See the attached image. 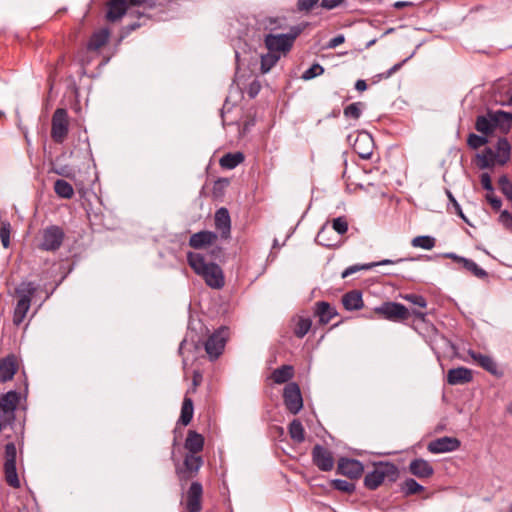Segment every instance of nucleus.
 Returning a JSON list of instances; mask_svg holds the SVG:
<instances>
[{
  "mask_svg": "<svg viewBox=\"0 0 512 512\" xmlns=\"http://www.w3.org/2000/svg\"><path fill=\"white\" fill-rule=\"evenodd\" d=\"M342 304L348 311L359 310L363 307L362 292L360 290H351L342 296Z\"/></svg>",
  "mask_w": 512,
  "mask_h": 512,
  "instance_id": "obj_28",
  "label": "nucleus"
},
{
  "mask_svg": "<svg viewBox=\"0 0 512 512\" xmlns=\"http://www.w3.org/2000/svg\"><path fill=\"white\" fill-rule=\"evenodd\" d=\"M467 353L471 359L477 363V365H479L490 374L496 377H501L503 375V372L499 370L497 363L491 356L476 352L472 349H469Z\"/></svg>",
  "mask_w": 512,
  "mask_h": 512,
  "instance_id": "obj_19",
  "label": "nucleus"
},
{
  "mask_svg": "<svg viewBox=\"0 0 512 512\" xmlns=\"http://www.w3.org/2000/svg\"><path fill=\"white\" fill-rule=\"evenodd\" d=\"M283 400L287 410L292 414H297L302 409L303 399L297 383L290 382L285 386Z\"/></svg>",
  "mask_w": 512,
  "mask_h": 512,
  "instance_id": "obj_11",
  "label": "nucleus"
},
{
  "mask_svg": "<svg viewBox=\"0 0 512 512\" xmlns=\"http://www.w3.org/2000/svg\"><path fill=\"white\" fill-rule=\"evenodd\" d=\"M411 244L413 247L431 250L435 247L436 239L429 235H421L413 238Z\"/></svg>",
  "mask_w": 512,
  "mask_h": 512,
  "instance_id": "obj_39",
  "label": "nucleus"
},
{
  "mask_svg": "<svg viewBox=\"0 0 512 512\" xmlns=\"http://www.w3.org/2000/svg\"><path fill=\"white\" fill-rule=\"evenodd\" d=\"M324 73V68L318 63L313 64L310 68H308L302 75L304 80H311L317 76H320Z\"/></svg>",
  "mask_w": 512,
  "mask_h": 512,
  "instance_id": "obj_50",
  "label": "nucleus"
},
{
  "mask_svg": "<svg viewBox=\"0 0 512 512\" xmlns=\"http://www.w3.org/2000/svg\"><path fill=\"white\" fill-rule=\"evenodd\" d=\"M374 149V140L368 132H360L357 134L353 150L360 158L368 160L371 158Z\"/></svg>",
  "mask_w": 512,
  "mask_h": 512,
  "instance_id": "obj_16",
  "label": "nucleus"
},
{
  "mask_svg": "<svg viewBox=\"0 0 512 512\" xmlns=\"http://www.w3.org/2000/svg\"><path fill=\"white\" fill-rule=\"evenodd\" d=\"M374 312L381 316L383 319L392 322H403L406 321L410 315H413L416 319L424 322L427 317V313L418 309H413L411 312L401 303L386 301L380 306L374 308Z\"/></svg>",
  "mask_w": 512,
  "mask_h": 512,
  "instance_id": "obj_3",
  "label": "nucleus"
},
{
  "mask_svg": "<svg viewBox=\"0 0 512 512\" xmlns=\"http://www.w3.org/2000/svg\"><path fill=\"white\" fill-rule=\"evenodd\" d=\"M330 232L327 225H324L316 236V242L324 247H333L335 243L331 242L327 234Z\"/></svg>",
  "mask_w": 512,
  "mask_h": 512,
  "instance_id": "obj_48",
  "label": "nucleus"
},
{
  "mask_svg": "<svg viewBox=\"0 0 512 512\" xmlns=\"http://www.w3.org/2000/svg\"><path fill=\"white\" fill-rule=\"evenodd\" d=\"M313 464L323 472H329L334 468L333 453L323 445L316 444L311 451Z\"/></svg>",
  "mask_w": 512,
  "mask_h": 512,
  "instance_id": "obj_12",
  "label": "nucleus"
},
{
  "mask_svg": "<svg viewBox=\"0 0 512 512\" xmlns=\"http://www.w3.org/2000/svg\"><path fill=\"white\" fill-rule=\"evenodd\" d=\"M345 41V37L342 34H339L333 38H331L328 42V48H336L341 45Z\"/></svg>",
  "mask_w": 512,
  "mask_h": 512,
  "instance_id": "obj_60",
  "label": "nucleus"
},
{
  "mask_svg": "<svg viewBox=\"0 0 512 512\" xmlns=\"http://www.w3.org/2000/svg\"><path fill=\"white\" fill-rule=\"evenodd\" d=\"M288 431L293 441L302 443L305 440V430L300 420H292L289 424Z\"/></svg>",
  "mask_w": 512,
  "mask_h": 512,
  "instance_id": "obj_36",
  "label": "nucleus"
},
{
  "mask_svg": "<svg viewBox=\"0 0 512 512\" xmlns=\"http://www.w3.org/2000/svg\"><path fill=\"white\" fill-rule=\"evenodd\" d=\"M314 313L318 316L319 323L323 325L328 324L338 315L336 308L326 301L316 302Z\"/></svg>",
  "mask_w": 512,
  "mask_h": 512,
  "instance_id": "obj_24",
  "label": "nucleus"
},
{
  "mask_svg": "<svg viewBox=\"0 0 512 512\" xmlns=\"http://www.w3.org/2000/svg\"><path fill=\"white\" fill-rule=\"evenodd\" d=\"M110 38V32L107 28L95 31L89 38L86 50L90 53H99V50L105 46Z\"/></svg>",
  "mask_w": 512,
  "mask_h": 512,
  "instance_id": "obj_22",
  "label": "nucleus"
},
{
  "mask_svg": "<svg viewBox=\"0 0 512 512\" xmlns=\"http://www.w3.org/2000/svg\"><path fill=\"white\" fill-rule=\"evenodd\" d=\"M447 195H448V198L449 200L451 201V203L453 204V207L455 208V212L464 220L467 222V219L461 209V206L460 204L456 201V199L453 197L452 193L451 192H447Z\"/></svg>",
  "mask_w": 512,
  "mask_h": 512,
  "instance_id": "obj_59",
  "label": "nucleus"
},
{
  "mask_svg": "<svg viewBox=\"0 0 512 512\" xmlns=\"http://www.w3.org/2000/svg\"><path fill=\"white\" fill-rule=\"evenodd\" d=\"M472 379V371L466 367L452 368L447 373V382L450 385L466 384L471 382Z\"/></svg>",
  "mask_w": 512,
  "mask_h": 512,
  "instance_id": "obj_23",
  "label": "nucleus"
},
{
  "mask_svg": "<svg viewBox=\"0 0 512 512\" xmlns=\"http://www.w3.org/2000/svg\"><path fill=\"white\" fill-rule=\"evenodd\" d=\"M38 290V286L33 281H21L15 288L14 295L16 302L12 313L13 325L19 327L27 318L31 308L32 299Z\"/></svg>",
  "mask_w": 512,
  "mask_h": 512,
  "instance_id": "obj_2",
  "label": "nucleus"
},
{
  "mask_svg": "<svg viewBox=\"0 0 512 512\" xmlns=\"http://www.w3.org/2000/svg\"><path fill=\"white\" fill-rule=\"evenodd\" d=\"M364 472L361 461L350 458H340L337 466V473L350 479H358Z\"/></svg>",
  "mask_w": 512,
  "mask_h": 512,
  "instance_id": "obj_15",
  "label": "nucleus"
},
{
  "mask_svg": "<svg viewBox=\"0 0 512 512\" xmlns=\"http://www.w3.org/2000/svg\"><path fill=\"white\" fill-rule=\"evenodd\" d=\"M244 159L245 157L242 152L226 153L220 158L219 164L222 168L231 170L241 164Z\"/></svg>",
  "mask_w": 512,
  "mask_h": 512,
  "instance_id": "obj_32",
  "label": "nucleus"
},
{
  "mask_svg": "<svg viewBox=\"0 0 512 512\" xmlns=\"http://www.w3.org/2000/svg\"><path fill=\"white\" fill-rule=\"evenodd\" d=\"M406 259H398V260H391V259H384V260H381L379 262H376V263H369V264H365V265H362V266H359V265H352V266H349L347 267L343 272H342V277L343 278H346L348 277L349 275H352L353 273L361 270V269H365V270H368V269H371L372 267L374 266H384V265H391V264H395V263H399V262H402V261H405Z\"/></svg>",
  "mask_w": 512,
  "mask_h": 512,
  "instance_id": "obj_31",
  "label": "nucleus"
},
{
  "mask_svg": "<svg viewBox=\"0 0 512 512\" xmlns=\"http://www.w3.org/2000/svg\"><path fill=\"white\" fill-rule=\"evenodd\" d=\"M512 125V114L498 110L494 113H489L487 116L479 115L476 118L475 129L487 136L493 133L497 127L503 129H510Z\"/></svg>",
  "mask_w": 512,
  "mask_h": 512,
  "instance_id": "obj_5",
  "label": "nucleus"
},
{
  "mask_svg": "<svg viewBox=\"0 0 512 512\" xmlns=\"http://www.w3.org/2000/svg\"><path fill=\"white\" fill-rule=\"evenodd\" d=\"M413 5V2L410 1H397L393 4V7L396 9H402L404 7H411Z\"/></svg>",
  "mask_w": 512,
  "mask_h": 512,
  "instance_id": "obj_64",
  "label": "nucleus"
},
{
  "mask_svg": "<svg viewBox=\"0 0 512 512\" xmlns=\"http://www.w3.org/2000/svg\"><path fill=\"white\" fill-rule=\"evenodd\" d=\"M281 55L268 50V52L261 56V72L263 74L269 72L280 60Z\"/></svg>",
  "mask_w": 512,
  "mask_h": 512,
  "instance_id": "obj_37",
  "label": "nucleus"
},
{
  "mask_svg": "<svg viewBox=\"0 0 512 512\" xmlns=\"http://www.w3.org/2000/svg\"><path fill=\"white\" fill-rule=\"evenodd\" d=\"M228 337V328L221 327L206 340L204 347L211 360H216L223 353Z\"/></svg>",
  "mask_w": 512,
  "mask_h": 512,
  "instance_id": "obj_10",
  "label": "nucleus"
},
{
  "mask_svg": "<svg viewBox=\"0 0 512 512\" xmlns=\"http://www.w3.org/2000/svg\"><path fill=\"white\" fill-rule=\"evenodd\" d=\"M461 442L456 437L444 436L429 442L427 449L430 453L440 454L459 449Z\"/></svg>",
  "mask_w": 512,
  "mask_h": 512,
  "instance_id": "obj_17",
  "label": "nucleus"
},
{
  "mask_svg": "<svg viewBox=\"0 0 512 512\" xmlns=\"http://www.w3.org/2000/svg\"><path fill=\"white\" fill-rule=\"evenodd\" d=\"M217 238L216 232L202 230L190 236L189 246L193 249H203L214 244Z\"/></svg>",
  "mask_w": 512,
  "mask_h": 512,
  "instance_id": "obj_20",
  "label": "nucleus"
},
{
  "mask_svg": "<svg viewBox=\"0 0 512 512\" xmlns=\"http://www.w3.org/2000/svg\"><path fill=\"white\" fill-rule=\"evenodd\" d=\"M193 414H194L193 400L190 397H188L186 394L183 399V402H182L179 422L184 426L188 425L193 418Z\"/></svg>",
  "mask_w": 512,
  "mask_h": 512,
  "instance_id": "obj_33",
  "label": "nucleus"
},
{
  "mask_svg": "<svg viewBox=\"0 0 512 512\" xmlns=\"http://www.w3.org/2000/svg\"><path fill=\"white\" fill-rule=\"evenodd\" d=\"M401 298L419 308H426L427 307V300L424 296L416 293H407L400 295Z\"/></svg>",
  "mask_w": 512,
  "mask_h": 512,
  "instance_id": "obj_44",
  "label": "nucleus"
},
{
  "mask_svg": "<svg viewBox=\"0 0 512 512\" xmlns=\"http://www.w3.org/2000/svg\"><path fill=\"white\" fill-rule=\"evenodd\" d=\"M295 374L294 367L292 365H282L281 367L275 369L271 375L270 379L275 384H283L289 382Z\"/></svg>",
  "mask_w": 512,
  "mask_h": 512,
  "instance_id": "obj_29",
  "label": "nucleus"
},
{
  "mask_svg": "<svg viewBox=\"0 0 512 512\" xmlns=\"http://www.w3.org/2000/svg\"><path fill=\"white\" fill-rule=\"evenodd\" d=\"M332 229L338 234L343 235L348 230V222L344 216L334 218L332 220Z\"/></svg>",
  "mask_w": 512,
  "mask_h": 512,
  "instance_id": "obj_49",
  "label": "nucleus"
},
{
  "mask_svg": "<svg viewBox=\"0 0 512 512\" xmlns=\"http://www.w3.org/2000/svg\"><path fill=\"white\" fill-rule=\"evenodd\" d=\"M487 143H488V138L485 135L480 136V135H477L474 133H470L468 135L467 144L472 149H478Z\"/></svg>",
  "mask_w": 512,
  "mask_h": 512,
  "instance_id": "obj_46",
  "label": "nucleus"
},
{
  "mask_svg": "<svg viewBox=\"0 0 512 512\" xmlns=\"http://www.w3.org/2000/svg\"><path fill=\"white\" fill-rule=\"evenodd\" d=\"M331 486L338 491L345 492L351 494L355 491V484L348 482L342 479H333L331 481Z\"/></svg>",
  "mask_w": 512,
  "mask_h": 512,
  "instance_id": "obj_45",
  "label": "nucleus"
},
{
  "mask_svg": "<svg viewBox=\"0 0 512 512\" xmlns=\"http://www.w3.org/2000/svg\"><path fill=\"white\" fill-rule=\"evenodd\" d=\"M495 155L497 163L500 165L506 164L510 159L511 145L506 138H499L496 144Z\"/></svg>",
  "mask_w": 512,
  "mask_h": 512,
  "instance_id": "obj_30",
  "label": "nucleus"
},
{
  "mask_svg": "<svg viewBox=\"0 0 512 512\" xmlns=\"http://www.w3.org/2000/svg\"><path fill=\"white\" fill-rule=\"evenodd\" d=\"M342 1L343 0H322L320 5L325 9L331 10L341 4Z\"/></svg>",
  "mask_w": 512,
  "mask_h": 512,
  "instance_id": "obj_61",
  "label": "nucleus"
},
{
  "mask_svg": "<svg viewBox=\"0 0 512 512\" xmlns=\"http://www.w3.org/2000/svg\"><path fill=\"white\" fill-rule=\"evenodd\" d=\"M308 25V23L302 22L298 25L292 26L289 32L285 34L288 36V38H290V43L292 45L294 44L296 38L308 27Z\"/></svg>",
  "mask_w": 512,
  "mask_h": 512,
  "instance_id": "obj_51",
  "label": "nucleus"
},
{
  "mask_svg": "<svg viewBox=\"0 0 512 512\" xmlns=\"http://www.w3.org/2000/svg\"><path fill=\"white\" fill-rule=\"evenodd\" d=\"M480 168H491L497 163L495 152L492 148L486 147L481 154L478 155Z\"/></svg>",
  "mask_w": 512,
  "mask_h": 512,
  "instance_id": "obj_38",
  "label": "nucleus"
},
{
  "mask_svg": "<svg viewBox=\"0 0 512 512\" xmlns=\"http://www.w3.org/2000/svg\"><path fill=\"white\" fill-rule=\"evenodd\" d=\"M406 61H407V59L403 60L402 62L396 63L390 69H388L385 72H382V73L378 74L376 77L378 79H388V78H390L394 73H396L397 71H399L401 69V67L403 66V64Z\"/></svg>",
  "mask_w": 512,
  "mask_h": 512,
  "instance_id": "obj_54",
  "label": "nucleus"
},
{
  "mask_svg": "<svg viewBox=\"0 0 512 512\" xmlns=\"http://www.w3.org/2000/svg\"><path fill=\"white\" fill-rule=\"evenodd\" d=\"M184 447L189 454L196 455L197 453L203 450L204 437L194 430H189L187 433Z\"/></svg>",
  "mask_w": 512,
  "mask_h": 512,
  "instance_id": "obj_26",
  "label": "nucleus"
},
{
  "mask_svg": "<svg viewBox=\"0 0 512 512\" xmlns=\"http://www.w3.org/2000/svg\"><path fill=\"white\" fill-rule=\"evenodd\" d=\"M69 132L68 112L64 108H57L51 121V138L56 143H63Z\"/></svg>",
  "mask_w": 512,
  "mask_h": 512,
  "instance_id": "obj_9",
  "label": "nucleus"
},
{
  "mask_svg": "<svg viewBox=\"0 0 512 512\" xmlns=\"http://www.w3.org/2000/svg\"><path fill=\"white\" fill-rule=\"evenodd\" d=\"M186 258L194 273L202 277L208 287L217 290L224 287L225 276L218 264L207 262L203 254L192 251L187 252Z\"/></svg>",
  "mask_w": 512,
  "mask_h": 512,
  "instance_id": "obj_1",
  "label": "nucleus"
},
{
  "mask_svg": "<svg viewBox=\"0 0 512 512\" xmlns=\"http://www.w3.org/2000/svg\"><path fill=\"white\" fill-rule=\"evenodd\" d=\"M355 89L359 92H363L367 89L366 81L363 79H359L355 83Z\"/></svg>",
  "mask_w": 512,
  "mask_h": 512,
  "instance_id": "obj_63",
  "label": "nucleus"
},
{
  "mask_svg": "<svg viewBox=\"0 0 512 512\" xmlns=\"http://www.w3.org/2000/svg\"><path fill=\"white\" fill-rule=\"evenodd\" d=\"M320 0H298L296 7L299 12H310L315 6L319 4Z\"/></svg>",
  "mask_w": 512,
  "mask_h": 512,
  "instance_id": "obj_53",
  "label": "nucleus"
},
{
  "mask_svg": "<svg viewBox=\"0 0 512 512\" xmlns=\"http://www.w3.org/2000/svg\"><path fill=\"white\" fill-rule=\"evenodd\" d=\"M229 185L227 178H219L213 184L212 194L214 197H220L223 195L224 189Z\"/></svg>",
  "mask_w": 512,
  "mask_h": 512,
  "instance_id": "obj_52",
  "label": "nucleus"
},
{
  "mask_svg": "<svg viewBox=\"0 0 512 512\" xmlns=\"http://www.w3.org/2000/svg\"><path fill=\"white\" fill-rule=\"evenodd\" d=\"M11 224L5 217V213L0 212V240L4 248L10 246Z\"/></svg>",
  "mask_w": 512,
  "mask_h": 512,
  "instance_id": "obj_34",
  "label": "nucleus"
},
{
  "mask_svg": "<svg viewBox=\"0 0 512 512\" xmlns=\"http://www.w3.org/2000/svg\"><path fill=\"white\" fill-rule=\"evenodd\" d=\"M264 44L266 48L274 53L286 54L288 53L293 45L290 43V38L285 34H272L265 35Z\"/></svg>",
  "mask_w": 512,
  "mask_h": 512,
  "instance_id": "obj_13",
  "label": "nucleus"
},
{
  "mask_svg": "<svg viewBox=\"0 0 512 512\" xmlns=\"http://www.w3.org/2000/svg\"><path fill=\"white\" fill-rule=\"evenodd\" d=\"M409 471L418 478H429L433 475V466L425 459L417 458L410 462Z\"/></svg>",
  "mask_w": 512,
  "mask_h": 512,
  "instance_id": "obj_25",
  "label": "nucleus"
},
{
  "mask_svg": "<svg viewBox=\"0 0 512 512\" xmlns=\"http://www.w3.org/2000/svg\"><path fill=\"white\" fill-rule=\"evenodd\" d=\"M55 193L63 199H71L74 195L73 186L64 179H57L54 183Z\"/></svg>",
  "mask_w": 512,
  "mask_h": 512,
  "instance_id": "obj_35",
  "label": "nucleus"
},
{
  "mask_svg": "<svg viewBox=\"0 0 512 512\" xmlns=\"http://www.w3.org/2000/svg\"><path fill=\"white\" fill-rule=\"evenodd\" d=\"M486 199L487 201L490 203L491 207L495 210V211H498L500 210L501 206H502V201L500 198L496 197L493 192H490L486 195Z\"/></svg>",
  "mask_w": 512,
  "mask_h": 512,
  "instance_id": "obj_56",
  "label": "nucleus"
},
{
  "mask_svg": "<svg viewBox=\"0 0 512 512\" xmlns=\"http://www.w3.org/2000/svg\"><path fill=\"white\" fill-rule=\"evenodd\" d=\"M18 371V361L14 354L0 359V382L5 383L13 379Z\"/></svg>",
  "mask_w": 512,
  "mask_h": 512,
  "instance_id": "obj_21",
  "label": "nucleus"
},
{
  "mask_svg": "<svg viewBox=\"0 0 512 512\" xmlns=\"http://www.w3.org/2000/svg\"><path fill=\"white\" fill-rule=\"evenodd\" d=\"M203 466V458L195 454L186 453L182 465L177 464L175 473L183 489L189 480L196 477Z\"/></svg>",
  "mask_w": 512,
  "mask_h": 512,
  "instance_id": "obj_7",
  "label": "nucleus"
},
{
  "mask_svg": "<svg viewBox=\"0 0 512 512\" xmlns=\"http://www.w3.org/2000/svg\"><path fill=\"white\" fill-rule=\"evenodd\" d=\"M65 232L58 225H49L40 231V240L37 247L42 251L55 252L63 244Z\"/></svg>",
  "mask_w": 512,
  "mask_h": 512,
  "instance_id": "obj_8",
  "label": "nucleus"
},
{
  "mask_svg": "<svg viewBox=\"0 0 512 512\" xmlns=\"http://www.w3.org/2000/svg\"><path fill=\"white\" fill-rule=\"evenodd\" d=\"M312 321L310 318L300 317L295 325L294 334L298 338H303L310 330Z\"/></svg>",
  "mask_w": 512,
  "mask_h": 512,
  "instance_id": "obj_42",
  "label": "nucleus"
},
{
  "mask_svg": "<svg viewBox=\"0 0 512 512\" xmlns=\"http://www.w3.org/2000/svg\"><path fill=\"white\" fill-rule=\"evenodd\" d=\"M214 224L219 232L221 239L227 240L231 235V218L227 208L221 207L216 210L214 215Z\"/></svg>",
  "mask_w": 512,
  "mask_h": 512,
  "instance_id": "obj_18",
  "label": "nucleus"
},
{
  "mask_svg": "<svg viewBox=\"0 0 512 512\" xmlns=\"http://www.w3.org/2000/svg\"><path fill=\"white\" fill-rule=\"evenodd\" d=\"M260 89H261V85H260L259 81H257V80L252 81L248 86V90H247L248 96L250 98H255L259 94Z\"/></svg>",
  "mask_w": 512,
  "mask_h": 512,
  "instance_id": "obj_57",
  "label": "nucleus"
},
{
  "mask_svg": "<svg viewBox=\"0 0 512 512\" xmlns=\"http://www.w3.org/2000/svg\"><path fill=\"white\" fill-rule=\"evenodd\" d=\"M364 103L354 102L346 106L343 110V114L346 118L358 120L361 117Z\"/></svg>",
  "mask_w": 512,
  "mask_h": 512,
  "instance_id": "obj_41",
  "label": "nucleus"
},
{
  "mask_svg": "<svg viewBox=\"0 0 512 512\" xmlns=\"http://www.w3.org/2000/svg\"><path fill=\"white\" fill-rule=\"evenodd\" d=\"M128 8L127 0H110L106 17L109 21H117L125 15Z\"/></svg>",
  "mask_w": 512,
  "mask_h": 512,
  "instance_id": "obj_27",
  "label": "nucleus"
},
{
  "mask_svg": "<svg viewBox=\"0 0 512 512\" xmlns=\"http://www.w3.org/2000/svg\"><path fill=\"white\" fill-rule=\"evenodd\" d=\"M481 185L482 187L489 191V192H493V185H492V180H491V177L488 173H483L481 175Z\"/></svg>",
  "mask_w": 512,
  "mask_h": 512,
  "instance_id": "obj_58",
  "label": "nucleus"
},
{
  "mask_svg": "<svg viewBox=\"0 0 512 512\" xmlns=\"http://www.w3.org/2000/svg\"><path fill=\"white\" fill-rule=\"evenodd\" d=\"M462 266L464 269L471 272L477 278L483 279L488 276V273L471 259H463Z\"/></svg>",
  "mask_w": 512,
  "mask_h": 512,
  "instance_id": "obj_40",
  "label": "nucleus"
},
{
  "mask_svg": "<svg viewBox=\"0 0 512 512\" xmlns=\"http://www.w3.org/2000/svg\"><path fill=\"white\" fill-rule=\"evenodd\" d=\"M444 257H446L448 259H451V260H453V261H455V262H457V263H459L461 265L463 263V259H465V257L459 256V255H457V254H455L453 252L446 253L444 255Z\"/></svg>",
  "mask_w": 512,
  "mask_h": 512,
  "instance_id": "obj_62",
  "label": "nucleus"
},
{
  "mask_svg": "<svg viewBox=\"0 0 512 512\" xmlns=\"http://www.w3.org/2000/svg\"><path fill=\"white\" fill-rule=\"evenodd\" d=\"M3 458V472L6 483L12 488H20L21 483L16 467L17 448L15 442L10 441L5 444Z\"/></svg>",
  "mask_w": 512,
  "mask_h": 512,
  "instance_id": "obj_6",
  "label": "nucleus"
},
{
  "mask_svg": "<svg viewBox=\"0 0 512 512\" xmlns=\"http://www.w3.org/2000/svg\"><path fill=\"white\" fill-rule=\"evenodd\" d=\"M423 490L424 487L413 478L406 479L402 485V491L407 496L422 492Z\"/></svg>",
  "mask_w": 512,
  "mask_h": 512,
  "instance_id": "obj_43",
  "label": "nucleus"
},
{
  "mask_svg": "<svg viewBox=\"0 0 512 512\" xmlns=\"http://www.w3.org/2000/svg\"><path fill=\"white\" fill-rule=\"evenodd\" d=\"M203 486L200 482L194 481L186 492L185 506L187 512H201L202 510Z\"/></svg>",
  "mask_w": 512,
  "mask_h": 512,
  "instance_id": "obj_14",
  "label": "nucleus"
},
{
  "mask_svg": "<svg viewBox=\"0 0 512 512\" xmlns=\"http://www.w3.org/2000/svg\"><path fill=\"white\" fill-rule=\"evenodd\" d=\"M499 222L509 231L512 232V214L507 210L501 212Z\"/></svg>",
  "mask_w": 512,
  "mask_h": 512,
  "instance_id": "obj_55",
  "label": "nucleus"
},
{
  "mask_svg": "<svg viewBox=\"0 0 512 512\" xmlns=\"http://www.w3.org/2000/svg\"><path fill=\"white\" fill-rule=\"evenodd\" d=\"M501 192L512 201V182L506 175H502L498 180Z\"/></svg>",
  "mask_w": 512,
  "mask_h": 512,
  "instance_id": "obj_47",
  "label": "nucleus"
},
{
  "mask_svg": "<svg viewBox=\"0 0 512 512\" xmlns=\"http://www.w3.org/2000/svg\"><path fill=\"white\" fill-rule=\"evenodd\" d=\"M399 471L395 464L391 462H378L374 464L372 471L368 472L363 484L369 490H376L387 479L391 482L398 477Z\"/></svg>",
  "mask_w": 512,
  "mask_h": 512,
  "instance_id": "obj_4",
  "label": "nucleus"
}]
</instances>
